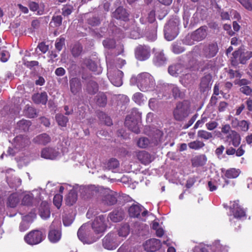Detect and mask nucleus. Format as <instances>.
Masks as SVG:
<instances>
[{"mask_svg":"<svg viewBox=\"0 0 252 252\" xmlns=\"http://www.w3.org/2000/svg\"><path fill=\"white\" fill-rule=\"evenodd\" d=\"M70 91L74 94L79 93L82 89L81 83L79 79L77 78H72L70 80Z\"/></svg>","mask_w":252,"mask_h":252,"instance_id":"nucleus-20","label":"nucleus"},{"mask_svg":"<svg viewBox=\"0 0 252 252\" xmlns=\"http://www.w3.org/2000/svg\"><path fill=\"white\" fill-rule=\"evenodd\" d=\"M195 41L191 34H188L183 40V43L188 45H193Z\"/></svg>","mask_w":252,"mask_h":252,"instance_id":"nucleus-62","label":"nucleus"},{"mask_svg":"<svg viewBox=\"0 0 252 252\" xmlns=\"http://www.w3.org/2000/svg\"><path fill=\"white\" fill-rule=\"evenodd\" d=\"M172 51L175 54H179L185 51V49L180 44L174 43L172 46Z\"/></svg>","mask_w":252,"mask_h":252,"instance_id":"nucleus-57","label":"nucleus"},{"mask_svg":"<svg viewBox=\"0 0 252 252\" xmlns=\"http://www.w3.org/2000/svg\"><path fill=\"white\" fill-rule=\"evenodd\" d=\"M222 172H224V176L227 178H236L241 173V171L239 169L230 168L228 170L222 169Z\"/></svg>","mask_w":252,"mask_h":252,"instance_id":"nucleus-34","label":"nucleus"},{"mask_svg":"<svg viewBox=\"0 0 252 252\" xmlns=\"http://www.w3.org/2000/svg\"><path fill=\"white\" fill-rule=\"evenodd\" d=\"M31 124V121L22 119L17 123V126L20 130L26 132L29 130Z\"/></svg>","mask_w":252,"mask_h":252,"instance_id":"nucleus-40","label":"nucleus"},{"mask_svg":"<svg viewBox=\"0 0 252 252\" xmlns=\"http://www.w3.org/2000/svg\"><path fill=\"white\" fill-rule=\"evenodd\" d=\"M103 164L105 169L113 170L119 167V162L116 158H108Z\"/></svg>","mask_w":252,"mask_h":252,"instance_id":"nucleus-29","label":"nucleus"},{"mask_svg":"<svg viewBox=\"0 0 252 252\" xmlns=\"http://www.w3.org/2000/svg\"><path fill=\"white\" fill-rule=\"evenodd\" d=\"M77 195L76 190L73 188L70 190L66 198V203L68 205H73L77 200Z\"/></svg>","mask_w":252,"mask_h":252,"instance_id":"nucleus-35","label":"nucleus"},{"mask_svg":"<svg viewBox=\"0 0 252 252\" xmlns=\"http://www.w3.org/2000/svg\"><path fill=\"white\" fill-rule=\"evenodd\" d=\"M126 117H129L130 119L139 122L141 119V113L139 112L138 109L134 108L132 109L130 114Z\"/></svg>","mask_w":252,"mask_h":252,"instance_id":"nucleus-44","label":"nucleus"},{"mask_svg":"<svg viewBox=\"0 0 252 252\" xmlns=\"http://www.w3.org/2000/svg\"><path fill=\"white\" fill-rule=\"evenodd\" d=\"M88 23L93 27L98 26L100 24V19L97 16H93L88 19Z\"/></svg>","mask_w":252,"mask_h":252,"instance_id":"nucleus-55","label":"nucleus"},{"mask_svg":"<svg viewBox=\"0 0 252 252\" xmlns=\"http://www.w3.org/2000/svg\"><path fill=\"white\" fill-rule=\"evenodd\" d=\"M85 90L90 94H94L98 91V85L95 81L90 80L86 85Z\"/></svg>","mask_w":252,"mask_h":252,"instance_id":"nucleus-24","label":"nucleus"},{"mask_svg":"<svg viewBox=\"0 0 252 252\" xmlns=\"http://www.w3.org/2000/svg\"><path fill=\"white\" fill-rule=\"evenodd\" d=\"M163 136V132L158 129H155L152 133V140L155 144L156 145L162 141Z\"/></svg>","mask_w":252,"mask_h":252,"instance_id":"nucleus-32","label":"nucleus"},{"mask_svg":"<svg viewBox=\"0 0 252 252\" xmlns=\"http://www.w3.org/2000/svg\"><path fill=\"white\" fill-rule=\"evenodd\" d=\"M33 196L32 193L25 194L22 199V203L24 205L29 206L32 203Z\"/></svg>","mask_w":252,"mask_h":252,"instance_id":"nucleus-49","label":"nucleus"},{"mask_svg":"<svg viewBox=\"0 0 252 252\" xmlns=\"http://www.w3.org/2000/svg\"><path fill=\"white\" fill-rule=\"evenodd\" d=\"M150 144V141L148 138L141 137L139 139L137 142V146L141 148H147Z\"/></svg>","mask_w":252,"mask_h":252,"instance_id":"nucleus-51","label":"nucleus"},{"mask_svg":"<svg viewBox=\"0 0 252 252\" xmlns=\"http://www.w3.org/2000/svg\"><path fill=\"white\" fill-rule=\"evenodd\" d=\"M183 69L184 66L182 64L175 63L169 66L168 72L172 76H177L183 72Z\"/></svg>","mask_w":252,"mask_h":252,"instance_id":"nucleus-27","label":"nucleus"},{"mask_svg":"<svg viewBox=\"0 0 252 252\" xmlns=\"http://www.w3.org/2000/svg\"><path fill=\"white\" fill-rule=\"evenodd\" d=\"M63 200V196L61 194H56L53 199V203L57 207V208H60L62 205Z\"/></svg>","mask_w":252,"mask_h":252,"instance_id":"nucleus-58","label":"nucleus"},{"mask_svg":"<svg viewBox=\"0 0 252 252\" xmlns=\"http://www.w3.org/2000/svg\"><path fill=\"white\" fill-rule=\"evenodd\" d=\"M125 125L130 130L136 134H138L140 132L138 122H137L135 120L130 119L129 117H126L125 122Z\"/></svg>","mask_w":252,"mask_h":252,"instance_id":"nucleus-15","label":"nucleus"},{"mask_svg":"<svg viewBox=\"0 0 252 252\" xmlns=\"http://www.w3.org/2000/svg\"><path fill=\"white\" fill-rule=\"evenodd\" d=\"M118 196V195L116 192L111 190L103 197L102 202L104 204L113 205L116 203Z\"/></svg>","mask_w":252,"mask_h":252,"instance_id":"nucleus-16","label":"nucleus"},{"mask_svg":"<svg viewBox=\"0 0 252 252\" xmlns=\"http://www.w3.org/2000/svg\"><path fill=\"white\" fill-rule=\"evenodd\" d=\"M129 13L123 6H120L112 13V17L125 22L129 20Z\"/></svg>","mask_w":252,"mask_h":252,"instance_id":"nucleus-11","label":"nucleus"},{"mask_svg":"<svg viewBox=\"0 0 252 252\" xmlns=\"http://www.w3.org/2000/svg\"><path fill=\"white\" fill-rule=\"evenodd\" d=\"M122 239L114 232L108 233L102 240V245L105 249L111 250L115 249L121 243Z\"/></svg>","mask_w":252,"mask_h":252,"instance_id":"nucleus-4","label":"nucleus"},{"mask_svg":"<svg viewBox=\"0 0 252 252\" xmlns=\"http://www.w3.org/2000/svg\"><path fill=\"white\" fill-rule=\"evenodd\" d=\"M189 103L188 100H183L177 103L173 111L174 120L178 122L184 121L189 114Z\"/></svg>","mask_w":252,"mask_h":252,"instance_id":"nucleus-3","label":"nucleus"},{"mask_svg":"<svg viewBox=\"0 0 252 252\" xmlns=\"http://www.w3.org/2000/svg\"><path fill=\"white\" fill-rule=\"evenodd\" d=\"M109 217L113 222L120 221L124 217V212L121 210H115L109 214Z\"/></svg>","mask_w":252,"mask_h":252,"instance_id":"nucleus-31","label":"nucleus"},{"mask_svg":"<svg viewBox=\"0 0 252 252\" xmlns=\"http://www.w3.org/2000/svg\"><path fill=\"white\" fill-rule=\"evenodd\" d=\"M239 91L246 95H250L252 93V89L249 86H245L240 87Z\"/></svg>","mask_w":252,"mask_h":252,"instance_id":"nucleus-63","label":"nucleus"},{"mask_svg":"<svg viewBox=\"0 0 252 252\" xmlns=\"http://www.w3.org/2000/svg\"><path fill=\"white\" fill-rule=\"evenodd\" d=\"M191 34L196 41H202L207 35L206 27H201Z\"/></svg>","mask_w":252,"mask_h":252,"instance_id":"nucleus-17","label":"nucleus"},{"mask_svg":"<svg viewBox=\"0 0 252 252\" xmlns=\"http://www.w3.org/2000/svg\"><path fill=\"white\" fill-rule=\"evenodd\" d=\"M165 38L168 41L174 39L177 36V28L170 23L166 24L164 29Z\"/></svg>","mask_w":252,"mask_h":252,"instance_id":"nucleus-13","label":"nucleus"},{"mask_svg":"<svg viewBox=\"0 0 252 252\" xmlns=\"http://www.w3.org/2000/svg\"><path fill=\"white\" fill-rule=\"evenodd\" d=\"M51 230L48 233V238L52 243L58 242L62 236L61 223L58 220H54L52 223Z\"/></svg>","mask_w":252,"mask_h":252,"instance_id":"nucleus-5","label":"nucleus"},{"mask_svg":"<svg viewBox=\"0 0 252 252\" xmlns=\"http://www.w3.org/2000/svg\"><path fill=\"white\" fill-rule=\"evenodd\" d=\"M188 146L191 149L197 150L203 148L205 146V144L202 141L195 140L189 142L188 144Z\"/></svg>","mask_w":252,"mask_h":252,"instance_id":"nucleus-45","label":"nucleus"},{"mask_svg":"<svg viewBox=\"0 0 252 252\" xmlns=\"http://www.w3.org/2000/svg\"><path fill=\"white\" fill-rule=\"evenodd\" d=\"M43 233L38 230L30 232L24 237V240L29 245H37L43 240Z\"/></svg>","mask_w":252,"mask_h":252,"instance_id":"nucleus-7","label":"nucleus"},{"mask_svg":"<svg viewBox=\"0 0 252 252\" xmlns=\"http://www.w3.org/2000/svg\"><path fill=\"white\" fill-rule=\"evenodd\" d=\"M82 45L79 43H76L71 49V52L74 57H78L82 53Z\"/></svg>","mask_w":252,"mask_h":252,"instance_id":"nucleus-46","label":"nucleus"},{"mask_svg":"<svg viewBox=\"0 0 252 252\" xmlns=\"http://www.w3.org/2000/svg\"><path fill=\"white\" fill-rule=\"evenodd\" d=\"M247 10L252 11V0H237Z\"/></svg>","mask_w":252,"mask_h":252,"instance_id":"nucleus-54","label":"nucleus"},{"mask_svg":"<svg viewBox=\"0 0 252 252\" xmlns=\"http://www.w3.org/2000/svg\"><path fill=\"white\" fill-rule=\"evenodd\" d=\"M103 46L108 49H112L115 47L116 42L114 39L107 38L103 41Z\"/></svg>","mask_w":252,"mask_h":252,"instance_id":"nucleus-53","label":"nucleus"},{"mask_svg":"<svg viewBox=\"0 0 252 252\" xmlns=\"http://www.w3.org/2000/svg\"><path fill=\"white\" fill-rule=\"evenodd\" d=\"M107 221L103 215L96 217L92 226L96 234L102 233L105 231L107 227Z\"/></svg>","mask_w":252,"mask_h":252,"instance_id":"nucleus-9","label":"nucleus"},{"mask_svg":"<svg viewBox=\"0 0 252 252\" xmlns=\"http://www.w3.org/2000/svg\"><path fill=\"white\" fill-rule=\"evenodd\" d=\"M130 231L129 226L127 224H123L118 230L119 238L126 237Z\"/></svg>","mask_w":252,"mask_h":252,"instance_id":"nucleus-42","label":"nucleus"},{"mask_svg":"<svg viewBox=\"0 0 252 252\" xmlns=\"http://www.w3.org/2000/svg\"><path fill=\"white\" fill-rule=\"evenodd\" d=\"M231 125L233 128L242 132H247L250 128V123L246 120H239L234 118L231 120Z\"/></svg>","mask_w":252,"mask_h":252,"instance_id":"nucleus-10","label":"nucleus"},{"mask_svg":"<svg viewBox=\"0 0 252 252\" xmlns=\"http://www.w3.org/2000/svg\"><path fill=\"white\" fill-rule=\"evenodd\" d=\"M14 142L16 146H18L19 148H23L29 144V140L26 136L20 135L14 138Z\"/></svg>","mask_w":252,"mask_h":252,"instance_id":"nucleus-30","label":"nucleus"},{"mask_svg":"<svg viewBox=\"0 0 252 252\" xmlns=\"http://www.w3.org/2000/svg\"><path fill=\"white\" fill-rule=\"evenodd\" d=\"M32 100L35 104L45 105L48 100L47 93L45 92L41 93H36L32 95Z\"/></svg>","mask_w":252,"mask_h":252,"instance_id":"nucleus-18","label":"nucleus"},{"mask_svg":"<svg viewBox=\"0 0 252 252\" xmlns=\"http://www.w3.org/2000/svg\"><path fill=\"white\" fill-rule=\"evenodd\" d=\"M80 191L84 197H89L96 192L97 189L94 186L89 185L81 187Z\"/></svg>","mask_w":252,"mask_h":252,"instance_id":"nucleus-21","label":"nucleus"},{"mask_svg":"<svg viewBox=\"0 0 252 252\" xmlns=\"http://www.w3.org/2000/svg\"><path fill=\"white\" fill-rule=\"evenodd\" d=\"M114 156L120 157H125L126 156H129L128 152L124 148H120L114 150Z\"/></svg>","mask_w":252,"mask_h":252,"instance_id":"nucleus-52","label":"nucleus"},{"mask_svg":"<svg viewBox=\"0 0 252 252\" xmlns=\"http://www.w3.org/2000/svg\"><path fill=\"white\" fill-rule=\"evenodd\" d=\"M84 64L90 70L96 72L97 70V65L96 63L91 59H86L84 61Z\"/></svg>","mask_w":252,"mask_h":252,"instance_id":"nucleus-43","label":"nucleus"},{"mask_svg":"<svg viewBox=\"0 0 252 252\" xmlns=\"http://www.w3.org/2000/svg\"><path fill=\"white\" fill-rule=\"evenodd\" d=\"M32 141L35 144L45 145L51 141V138L47 133H44L35 137Z\"/></svg>","mask_w":252,"mask_h":252,"instance_id":"nucleus-22","label":"nucleus"},{"mask_svg":"<svg viewBox=\"0 0 252 252\" xmlns=\"http://www.w3.org/2000/svg\"><path fill=\"white\" fill-rule=\"evenodd\" d=\"M107 74L110 81L114 86L120 87L123 84L124 73L121 70H115L112 74L108 73Z\"/></svg>","mask_w":252,"mask_h":252,"instance_id":"nucleus-12","label":"nucleus"},{"mask_svg":"<svg viewBox=\"0 0 252 252\" xmlns=\"http://www.w3.org/2000/svg\"><path fill=\"white\" fill-rule=\"evenodd\" d=\"M212 252H225L226 247L220 244L219 240H216L211 246Z\"/></svg>","mask_w":252,"mask_h":252,"instance_id":"nucleus-39","label":"nucleus"},{"mask_svg":"<svg viewBox=\"0 0 252 252\" xmlns=\"http://www.w3.org/2000/svg\"><path fill=\"white\" fill-rule=\"evenodd\" d=\"M151 56V48L149 46L139 45L135 49V57L140 61L148 59Z\"/></svg>","mask_w":252,"mask_h":252,"instance_id":"nucleus-8","label":"nucleus"},{"mask_svg":"<svg viewBox=\"0 0 252 252\" xmlns=\"http://www.w3.org/2000/svg\"><path fill=\"white\" fill-rule=\"evenodd\" d=\"M62 17L61 15H54L52 17L50 24H53L54 27H59L61 25Z\"/></svg>","mask_w":252,"mask_h":252,"instance_id":"nucleus-56","label":"nucleus"},{"mask_svg":"<svg viewBox=\"0 0 252 252\" xmlns=\"http://www.w3.org/2000/svg\"><path fill=\"white\" fill-rule=\"evenodd\" d=\"M19 201L18 195L16 193L11 194L8 198L7 205L11 208L15 207Z\"/></svg>","mask_w":252,"mask_h":252,"instance_id":"nucleus-41","label":"nucleus"},{"mask_svg":"<svg viewBox=\"0 0 252 252\" xmlns=\"http://www.w3.org/2000/svg\"><path fill=\"white\" fill-rule=\"evenodd\" d=\"M142 211L141 206L139 205H133L128 210L129 214L131 217H138Z\"/></svg>","mask_w":252,"mask_h":252,"instance_id":"nucleus-38","label":"nucleus"},{"mask_svg":"<svg viewBox=\"0 0 252 252\" xmlns=\"http://www.w3.org/2000/svg\"><path fill=\"white\" fill-rule=\"evenodd\" d=\"M39 214L43 219H47L50 216L49 205L46 201H42L39 208Z\"/></svg>","mask_w":252,"mask_h":252,"instance_id":"nucleus-19","label":"nucleus"},{"mask_svg":"<svg viewBox=\"0 0 252 252\" xmlns=\"http://www.w3.org/2000/svg\"><path fill=\"white\" fill-rule=\"evenodd\" d=\"M132 100L137 104L140 105L144 101L143 94L139 92L135 93L132 98Z\"/></svg>","mask_w":252,"mask_h":252,"instance_id":"nucleus-50","label":"nucleus"},{"mask_svg":"<svg viewBox=\"0 0 252 252\" xmlns=\"http://www.w3.org/2000/svg\"><path fill=\"white\" fill-rule=\"evenodd\" d=\"M207 121L208 117L205 116H204L203 115H202L201 119L196 122L193 128L194 129H197L199 127H201L204 123L207 122Z\"/></svg>","mask_w":252,"mask_h":252,"instance_id":"nucleus-60","label":"nucleus"},{"mask_svg":"<svg viewBox=\"0 0 252 252\" xmlns=\"http://www.w3.org/2000/svg\"><path fill=\"white\" fill-rule=\"evenodd\" d=\"M136 83L139 89L142 92L152 91L155 86L153 77L147 72L140 73L137 76Z\"/></svg>","mask_w":252,"mask_h":252,"instance_id":"nucleus-2","label":"nucleus"},{"mask_svg":"<svg viewBox=\"0 0 252 252\" xmlns=\"http://www.w3.org/2000/svg\"><path fill=\"white\" fill-rule=\"evenodd\" d=\"M219 50V48L217 42L209 43L204 45L202 50V55L205 58L211 59L217 55Z\"/></svg>","mask_w":252,"mask_h":252,"instance_id":"nucleus-6","label":"nucleus"},{"mask_svg":"<svg viewBox=\"0 0 252 252\" xmlns=\"http://www.w3.org/2000/svg\"><path fill=\"white\" fill-rule=\"evenodd\" d=\"M99 118L104 122L105 125L110 126L112 125V121L111 118L108 116L105 113L103 112H100L99 113Z\"/></svg>","mask_w":252,"mask_h":252,"instance_id":"nucleus-48","label":"nucleus"},{"mask_svg":"<svg viewBox=\"0 0 252 252\" xmlns=\"http://www.w3.org/2000/svg\"><path fill=\"white\" fill-rule=\"evenodd\" d=\"M217 136L225 143L232 145L235 147L239 146L241 141L240 134L236 130H232L229 124L222 125L221 131L217 133Z\"/></svg>","mask_w":252,"mask_h":252,"instance_id":"nucleus-1","label":"nucleus"},{"mask_svg":"<svg viewBox=\"0 0 252 252\" xmlns=\"http://www.w3.org/2000/svg\"><path fill=\"white\" fill-rule=\"evenodd\" d=\"M166 58L162 52L156 53L153 58V63L157 66H161L165 63Z\"/></svg>","mask_w":252,"mask_h":252,"instance_id":"nucleus-26","label":"nucleus"},{"mask_svg":"<svg viewBox=\"0 0 252 252\" xmlns=\"http://www.w3.org/2000/svg\"><path fill=\"white\" fill-rule=\"evenodd\" d=\"M197 136L198 137L206 140H209L213 137V134L212 133L205 130H198L197 132Z\"/></svg>","mask_w":252,"mask_h":252,"instance_id":"nucleus-47","label":"nucleus"},{"mask_svg":"<svg viewBox=\"0 0 252 252\" xmlns=\"http://www.w3.org/2000/svg\"><path fill=\"white\" fill-rule=\"evenodd\" d=\"M228 74L230 79H233L234 77L241 78L242 77L241 73L238 70H233V69H229Z\"/></svg>","mask_w":252,"mask_h":252,"instance_id":"nucleus-64","label":"nucleus"},{"mask_svg":"<svg viewBox=\"0 0 252 252\" xmlns=\"http://www.w3.org/2000/svg\"><path fill=\"white\" fill-rule=\"evenodd\" d=\"M149 106L153 111L157 110L158 107V100L155 98H150L149 100Z\"/></svg>","mask_w":252,"mask_h":252,"instance_id":"nucleus-61","label":"nucleus"},{"mask_svg":"<svg viewBox=\"0 0 252 252\" xmlns=\"http://www.w3.org/2000/svg\"><path fill=\"white\" fill-rule=\"evenodd\" d=\"M168 87L171 90L173 96L175 99H183L185 97V94L184 92L182 91L176 85L170 84L168 85Z\"/></svg>","mask_w":252,"mask_h":252,"instance_id":"nucleus-25","label":"nucleus"},{"mask_svg":"<svg viewBox=\"0 0 252 252\" xmlns=\"http://www.w3.org/2000/svg\"><path fill=\"white\" fill-rule=\"evenodd\" d=\"M96 103L99 107H105L107 103V98L103 93H99L96 96Z\"/></svg>","mask_w":252,"mask_h":252,"instance_id":"nucleus-37","label":"nucleus"},{"mask_svg":"<svg viewBox=\"0 0 252 252\" xmlns=\"http://www.w3.org/2000/svg\"><path fill=\"white\" fill-rule=\"evenodd\" d=\"M160 241L157 239H151L145 242L143 244L145 251L147 252H154L160 247Z\"/></svg>","mask_w":252,"mask_h":252,"instance_id":"nucleus-14","label":"nucleus"},{"mask_svg":"<svg viewBox=\"0 0 252 252\" xmlns=\"http://www.w3.org/2000/svg\"><path fill=\"white\" fill-rule=\"evenodd\" d=\"M58 155L59 153L50 147H46L41 151V158H56Z\"/></svg>","mask_w":252,"mask_h":252,"instance_id":"nucleus-28","label":"nucleus"},{"mask_svg":"<svg viewBox=\"0 0 252 252\" xmlns=\"http://www.w3.org/2000/svg\"><path fill=\"white\" fill-rule=\"evenodd\" d=\"M237 202H233V204L230 206V209L232 210L235 218L240 219L245 217L246 214L245 211L239 206Z\"/></svg>","mask_w":252,"mask_h":252,"instance_id":"nucleus-23","label":"nucleus"},{"mask_svg":"<svg viewBox=\"0 0 252 252\" xmlns=\"http://www.w3.org/2000/svg\"><path fill=\"white\" fill-rule=\"evenodd\" d=\"M191 161L193 166L198 167L204 165L206 160L205 158H192Z\"/></svg>","mask_w":252,"mask_h":252,"instance_id":"nucleus-59","label":"nucleus"},{"mask_svg":"<svg viewBox=\"0 0 252 252\" xmlns=\"http://www.w3.org/2000/svg\"><path fill=\"white\" fill-rule=\"evenodd\" d=\"M85 225H82L78 230L77 235L79 239L84 243L86 244H92L94 242H95L99 238V236L96 237L92 240H89L87 239L85 237L83 236V231L84 230V228L85 227Z\"/></svg>","mask_w":252,"mask_h":252,"instance_id":"nucleus-33","label":"nucleus"},{"mask_svg":"<svg viewBox=\"0 0 252 252\" xmlns=\"http://www.w3.org/2000/svg\"><path fill=\"white\" fill-rule=\"evenodd\" d=\"M212 80V76L210 74L205 75L201 78L200 87L201 91L204 92L206 89L209 87Z\"/></svg>","mask_w":252,"mask_h":252,"instance_id":"nucleus-36","label":"nucleus"}]
</instances>
